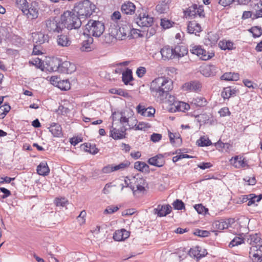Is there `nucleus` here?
<instances>
[{
	"instance_id": "nucleus-1",
	"label": "nucleus",
	"mask_w": 262,
	"mask_h": 262,
	"mask_svg": "<svg viewBox=\"0 0 262 262\" xmlns=\"http://www.w3.org/2000/svg\"><path fill=\"white\" fill-rule=\"evenodd\" d=\"M173 89L172 80L165 77H159L154 79L150 83V90L151 95L157 101L163 102L166 99L169 92Z\"/></svg>"
},
{
	"instance_id": "nucleus-2",
	"label": "nucleus",
	"mask_w": 262,
	"mask_h": 262,
	"mask_svg": "<svg viewBox=\"0 0 262 262\" xmlns=\"http://www.w3.org/2000/svg\"><path fill=\"white\" fill-rule=\"evenodd\" d=\"M61 20L63 27H64L68 30L78 29L83 21L74 11H65L61 16Z\"/></svg>"
},
{
	"instance_id": "nucleus-3",
	"label": "nucleus",
	"mask_w": 262,
	"mask_h": 262,
	"mask_svg": "<svg viewBox=\"0 0 262 262\" xmlns=\"http://www.w3.org/2000/svg\"><path fill=\"white\" fill-rule=\"evenodd\" d=\"M95 9V5L89 0H84L75 6L74 11L82 20L90 17Z\"/></svg>"
},
{
	"instance_id": "nucleus-4",
	"label": "nucleus",
	"mask_w": 262,
	"mask_h": 262,
	"mask_svg": "<svg viewBox=\"0 0 262 262\" xmlns=\"http://www.w3.org/2000/svg\"><path fill=\"white\" fill-rule=\"evenodd\" d=\"M85 30L90 36L98 37L104 31V25L101 21L90 19L85 25Z\"/></svg>"
},
{
	"instance_id": "nucleus-5",
	"label": "nucleus",
	"mask_w": 262,
	"mask_h": 262,
	"mask_svg": "<svg viewBox=\"0 0 262 262\" xmlns=\"http://www.w3.org/2000/svg\"><path fill=\"white\" fill-rule=\"evenodd\" d=\"M132 28L129 25H122L121 26L112 27L109 29V34L113 38L119 40L124 39L130 33Z\"/></svg>"
},
{
	"instance_id": "nucleus-6",
	"label": "nucleus",
	"mask_w": 262,
	"mask_h": 262,
	"mask_svg": "<svg viewBox=\"0 0 262 262\" xmlns=\"http://www.w3.org/2000/svg\"><path fill=\"white\" fill-rule=\"evenodd\" d=\"M248 242L251 245L250 248L249 256H255L262 252V239L258 234H252L248 238Z\"/></svg>"
},
{
	"instance_id": "nucleus-7",
	"label": "nucleus",
	"mask_w": 262,
	"mask_h": 262,
	"mask_svg": "<svg viewBox=\"0 0 262 262\" xmlns=\"http://www.w3.org/2000/svg\"><path fill=\"white\" fill-rule=\"evenodd\" d=\"M47 30L50 32L59 33L63 29L62 21L56 17L50 18L46 21Z\"/></svg>"
},
{
	"instance_id": "nucleus-8",
	"label": "nucleus",
	"mask_w": 262,
	"mask_h": 262,
	"mask_svg": "<svg viewBox=\"0 0 262 262\" xmlns=\"http://www.w3.org/2000/svg\"><path fill=\"white\" fill-rule=\"evenodd\" d=\"M131 189L134 194L137 191L140 192L145 191V186L146 185L145 180L138 176L131 177Z\"/></svg>"
},
{
	"instance_id": "nucleus-9",
	"label": "nucleus",
	"mask_w": 262,
	"mask_h": 262,
	"mask_svg": "<svg viewBox=\"0 0 262 262\" xmlns=\"http://www.w3.org/2000/svg\"><path fill=\"white\" fill-rule=\"evenodd\" d=\"M185 15L188 16L190 18H194L197 16L200 17H204L205 13L202 5L199 6L196 4H193L192 6L184 11Z\"/></svg>"
},
{
	"instance_id": "nucleus-10",
	"label": "nucleus",
	"mask_w": 262,
	"mask_h": 262,
	"mask_svg": "<svg viewBox=\"0 0 262 262\" xmlns=\"http://www.w3.org/2000/svg\"><path fill=\"white\" fill-rule=\"evenodd\" d=\"M130 164L129 161L125 160L118 165L108 164L103 167L102 172L103 173H110L115 171L123 170L128 167Z\"/></svg>"
},
{
	"instance_id": "nucleus-11",
	"label": "nucleus",
	"mask_w": 262,
	"mask_h": 262,
	"mask_svg": "<svg viewBox=\"0 0 262 262\" xmlns=\"http://www.w3.org/2000/svg\"><path fill=\"white\" fill-rule=\"evenodd\" d=\"M190 51L192 54L196 55L203 60H207L214 55V53L207 52L200 46H194Z\"/></svg>"
},
{
	"instance_id": "nucleus-12",
	"label": "nucleus",
	"mask_w": 262,
	"mask_h": 262,
	"mask_svg": "<svg viewBox=\"0 0 262 262\" xmlns=\"http://www.w3.org/2000/svg\"><path fill=\"white\" fill-rule=\"evenodd\" d=\"M136 23L141 27H150L153 24V17L145 13L140 14L135 19Z\"/></svg>"
},
{
	"instance_id": "nucleus-13",
	"label": "nucleus",
	"mask_w": 262,
	"mask_h": 262,
	"mask_svg": "<svg viewBox=\"0 0 262 262\" xmlns=\"http://www.w3.org/2000/svg\"><path fill=\"white\" fill-rule=\"evenodd\" d=\"M182 88L184 91L198 93L201 90L202 84L198 81H191L184 83Z\"/></svg>"
},
{
	"instance_id": "nucleus-14",
	"label": "nucleus",
	"mask_w": 262,
	"mask_h": 262,
	"mask_svg": "<svg viewBox=\"0 0 262 262\" xmlns=\"http://www.w3.org/2000/svg\"><path fill=\"white\" fill-rule=\"evenodd\" d=\"M162 59L164 60H169L176 58L173 49L168 46H164L160 50Z\"/></svg>"
},
{
	"instance_id": "nucleus-15",
	"label": "nucleus",
	"mask_w": 262,
	"mask_h": 262,
	"mask_svg": "<svg viewBox=\"0 0 262 262\" xmlns=\"http://www.w3.org/2000/svg\"><path fill=\"white\" fill-rule=\"evenodd\" d=\"M201 249V247L199 246H196L191 248L189 251V255L192 257L195 258L196 261H199L201 258L204 257L207 254L205 250H203V251H202Z\"/></svg>"
},
{
	"instance_id": "nucleus-16",
	"label": "nucleus",
	"mask_w": 262,
	"mask_h": 262,
	"mask_svg": "<svg viewBox=\"0 0 262 262\" xmlns=\"http://www.w3.org/2000/svg\"><path fill=\"white\" fill-rule=\"evenodd\" d=\"M76 70L74 64L68 61H60L59 72L60 73L71 74Z\"/></svg>"
},
{
	"instance_id": "nucleus-17",
	"label": "nucleus",
	"mask_w": 262,
	"mask_h": 262,
	"mask_svg": "<svg viewBox=\"0 0 262 262\" xmlns=\"http://www.w3.org/2000/svg\"><path fill=\"white\" fill-rule=\"evenodd\" d=\"M125 126H122L119 128H113L111 132V136L115 140L121 139L125 137Z\"/></svg>"
},
{
	"instance_id": "nucleus-18",
	"label": "nucleus",
	"mask_w": 262,
	"mask_h": 262,
	"mask_svg": "<svg viewBox=\"0 0 262 262\" xmlns=\"http://www.w3.org/2000/svg\"><path fill=\"white\" fill-rule=\"evenodd\" d=\"M171 207L169 205H158L156 208H155L154 212L160 217L165 216L170 213Z\"/></svg>"
},
{
	"instance_id": "nucleus-19",
	"label": "nucleus",
	"mask_w": 262,
	"mask_h": 262,
	"mask_svg": "<svg viewBox=\"0 0 262 262\" xmlns=\"http://www.w3.org/2000/svg\"><path fill=\"white\" fill-rule=\"evenodd\" d=\"M135 10V5L134 3L129 1L124 3L121 7V11L124 14L132 15L134 14Z\"/></svg>"
},
{
	"instance_id": "nucleus-20",
	"label": "nucleus",
	"mask_w": 262,
	"mask_h": 262,
	"mask_svg": "<svg viewBox=\"0 0 262 262\" xmlns=\"http://www.w3.org/2000/svg\"><path fill=\"white\" fill-rule=\"evenodd\" d=\"M138 113L144 117H150L154 116L155 113V110L151 107L146 108L144 106L139 104L137 106Z\"/></svg>"
},
{
	"instance_id": "nucleus-21",
	"label": "nucleus",
	"mask_w": 262,
	"mask_h": 262,
	"mask_svg": "<svg viewBox=\"0 0 262 262\" xmlns=\"http://www.w3.org/2000/svg\"><path fill=\"white\" fill-rule=\"evenodd\" d=\"M190 107V105L182 101H175L172 104L171 110L174 112H185Z\"/></svg>"
},
{
	"instance_id": "nucleus-22",
	"label": "nucleus",
	"mask_w": 262,
	"mask_h": 262,
	"mask_svg": "<svg viewBox=\"0 0 262 262\" xmlns=\"http://www.w3.org/2000/svg\"><path fill=\"white\" fill-rule=\"evenodd\" d=\"M148 163L150 165L160 167L164 165L165 160L163 156L161 154H159L155 157L149 158L148 160Z\"/></svg>"
},
{
	"instance_id": "nucleus-23",
	"label": "nucleus",
	"mask_w": 262,
	"mask_h": 262,
	"mask_svg": "<svg viewBox=\"0 0 262 262\" xmlns=\"http://www.w3.org/2000/svg\"><path fill=\"white\" fill-rule=\"evenodd\" d=\"M94 39L92 37L89 35L88 39L82 41L80 50L82 52H90L94 49L93 42Z\"/></svg>"
},
{
	"instance_id": "nucleus-24",
	"label": "nucleus",
	"mask_w": 262,
	"mask_h": 262,
	"mask_svg": "<svg viewBox=\"0 0 262 262\" xmlns=\"http://www.w3.org/2000/svg\"><path fill=\"white\" fill-rule=\"evenodd\" d=\"M129 236V232L124 229H122L115 232L113 235V238L116 241H122L127 238Z\"/></svg>"
},
{
	"instance_id": "nucleus-25",
	"label": "nucleus",
	"mask_w": 262,
	"mask_h": 262,
	"mask_svg": "<svg viewBox=\"0 0 262 262\" xmlns=\"http://www.w3.org/2000/svg\"><path fill=\"white\" fill-rule=\"evenodd\" d=\"M165 255V262H180L181 259L183 258L179 251L174 253L166 252Z\"/></svg>"
},
{
	"instance_id": "nucleus-26",
	"label": "nucleus",
	"mask_w": 262,
	"mask_h": 262,
	"mask_svg": "<svg viewBox=\"0 0 262 262\" xmlns=\"http://www.w3.org/2000/svg\"><path fill=\"white\" fill-rule=\"evenodd\" d=\"M187 31L190 34H195L196 35V33L202 31L201 27L200 25L195 20L190 21L189 22L187 26Z\"/></svg>"
},
{
	"instance_id": "nucleus-27",
	"label": "nucleus",
	"mask_w": 262,
	"mask_h": 262,
	"mask_svg": "<svg viewBox=\"0 0 262 262\" xmlns=\"http://www.w3.org/2000/svg\"><path fill=\"white\" fill-rule=\"evenodd\" d=\"M216 67L214 65H207L202 68L201 73L205 77H210L215 75Z\"/></svg>"
},
{
	"instance_id": "nucleus-28",
	"label": "nucleus",
	"mask_w": 262,
	"mask_h": 262,
	"mask_svg": "<svg viewBox=\"0 0 262 262\" xmlns=\"http://www.w3.org/2000/svg\"><path fill=\"white\" fill-rule=\"evenodd\" d=\"M23 13L27 16L28 18L33 19H36L38 17V11L36 8L31 6L25 9Z\"/></svg>"
},
{
	"instance_id": "nucleus-29",
	"label": "nucleus",
	"mask_w": 262,
	"mask_h": 262,
	"mask_svg": "<svg viewBox=\"0 0 262 262\" xmlns=\"http://www.w3.org/2000/svg\"><path fill=\"white\" fill-rule=\"evenodd\" d=\"M48 128L54 137H59L62 135V128L58 123H52Z\"/></svg>"
},
{
	"instance_id": "nucleus-30",
	"label": "nucleus",
	"mask_w": 262,
	"mask_h": 262,
	"mask_svg": "<svg viewBox=\"0 0 262 262\" xmlns=\"http://www.w3.org/2000/svg\"><path fill=\"white\" fill-rule=\"evenodd\" d=\"M57 42L59 46L68 47L70 45L71 41L67 35L60 34L57 37Z\"/></svg>"
},
{
	"instance_id": "nucleus-31",
	"label": "nucleus",
	"mask_w": 262,
	"mask_h": 262,
	"mask_svg": "<svg viewBox=\"0 0 262 262\" xmlns=\"http://www.w3.org/2000/svg\"><path fill=\"white\" fill-rule=\"evenodd\" d=\"M49 39V36L48 35L45 34L41 32L35 34L33 36V41L39 45L48 42Z\"/></svg>"
},
{
	"instance_id": "nucleus-32",
	"label": "nucleus",
	"mask_w": 262,
	"mask_h": 262,
	"mask_svg": "<svg viewBox=\"0 0 262 262\" xmlns=\"http://www.w3.org/2000/svg\"><path fill=\"white\" fill-rule=\"evenodd\" d=\"M37 172L39 175L47 176L50 172V169L47 162H41L37 167Z\"/></svg>"
},
{
	"instance_id": "nucleus-33",
	"label": "nucleus",
	"mask_w": 262,
	"mask_h": 262,
	"mask_svg": "<svg viewBox=\"0 0 262 262\" xmlns=\"http://www.w3.org/2000/svg\"><path fill=\"white\" fill-rule=\"evenodd\" d=\"M207 104L206 99L202 97H197L193 98L191 101L190 105L192 107H203Z\"/></svg>"
},
{
	"instance_id": "nucleus-34",
	"label": "nucleus",
	"mask_w": 262,
	"mask_h": 262,
	"mask_svg": "<svg viewBox=\"0 0 262 262\" xmlns=\"http://www.w3.org/2000/svg\"><path fill=\"white\" fill-rule=\"evenodd\" d=\"M122 81L125 85L129 83V82L133 81V77L132 71L129 69H127L125 71L122 73Z\"/></svg>"
},
{
	"instance_id": "nucleus-35",
	"label": "nucleus",
	"mask_w": 262,
	"mask_h": 262,
	"mask_svg": "<svg viewBox=\"0 0 262 262\" xmlns=\"http://www.w3.org/2000/svg\"><path fill=\"white\" fill-rule=\"evenodd\" d=\"M214 228L218 230H223L227 229L230 225L229 221H216L214 223Z\"/></svg>"
},
{
	"instance_id": "nucleus-36",
	"label": "nucleus",
	"mask_w": 262,
	"mask_h": 262,
	"mask_svg": "<svg viewBox=\"0 0 262 262\" xmlns=\"http://www.w3.org/2000/svg\"><path fill=\"white\" fill-rule=\"evenodd\" d=\"M61 60L59 58H53L49 61V70L52 71H58L60 68Z\"/></svg>"
},
{
	"instance_id": "nucleus-37",
	"label": "nucleus",
	"mask_w": 262,
	"mask_h": 262,
	"mask_svg": "<svg viewBox=\"0 0 262 262\" xmlns=\"http://www.w3.org/2000/svg\"><path fill=\"white\" fill-rule=\"evenodd\" d=\"M174 53L176 54V57H183L188 53V50L184 46H177L173 49Z\"/></svg>"
},
{
	"instance_id": "nucleus-38",
	"label": "nucleus",
	"mask_w": 262,
	"mask_h": 262,
	"mask_svg": "<svg viewBox=\"0 0 262 262\" xmlns=\"http://www.w3.org/2000/svg\"><path fill=\"white\" fill-rule=\"evenodd\" d=\"M134 168L143 172H148L149 170V166L143 162H136L135 163Z\"/></svg>"
},
{
	"instance_id": "nucleus-39",
	"label": "nucleus",
	"mask_w": 262,
	"mask_h": 262,
	"mask_svg": "<svg viewBox=\"0 0 262 262\" xmlns=\"http://www.w3.org/2000/svg\"><path fill=\"white\" fill-rule=\"evenodd\" d=\"M222 79L227 81H237L239 78V75L238 73H232L231 72L224 74L222 77Z\"/></svg>"
},
{
	"instance_id": "nucleus-40",
	"label": "nucleus",
	"mask_w": 262,
	"mask_h": 262,
	"mask_svg": "<svg viewBox=\"0 0 262 262\" xmlns=\"http://www.w3.org/2000/svg\"><path fill=\"white\" fill-rule=\"evenodd\" d=\"M120 115V118L119 119L120 122L122 124V126H126L128 125L129 126V128H131L132 127L130 126V125L128 124V118H126L125 116H123L122 114H118L116 113H114L113 114V120L115 121L117 119V116Z\"/></svg>"
},
{
	"instance_id": "nucleus-41",
	"label": "nucleus",
	"mask_w": 262,
	"mask_h": 262,
	"mask_svg": "<svg viewBox=\"0 0 262 262\" xmlns=\"http://www.w3.org/2000/svg\"><path fill=\"white\" fill-rule=\"evenodd\" d=\"M168 9V5L165 2H162L161 3L158 4L156 7V10L160 13H164L166 12Z\"/></svg>"
},
{
	"instance_id": "nucleus-42",
	"label": "nucleus",
	"mask_w": 262,
	"mask_h": 262,
	"mask_svg": "<svg viewBox=\"0 0 262 262\" xmlns=\"http://www.w3.org/2000/svg\"><path fill=\"white\" fill-rule=\"evenodd\" d=\"M219 46L222 50H231L232 49L233 43L230 41L222 40L219 42Z\"/></svg>"
},
{
	"instance_id": "nucleus-43",
	"label": "nucleus",
	"mask_w": 262,
	"mask_h": 262,
	"mask_svg": "<svg viewBox=\"0 0 262 262\" xmlns=\"http://www.w3.org/2000/svg\"><path fill=\"white\" fill-rule=\"evenodd\" d=\"M233 164L236 168L243 167L245 166V163L242 157L236 156L233 160Z\"/></svg>"
},
{
	"instance_id": "nucleus-44",
	"label": "nucleus",
	"mask_w": 262,
	"mask_h": 262,
	"mask_svg": "<svg viewBox=\"0 0 262 262\" xmlns=\"http://www.w3.org/2000/svg\"><path fill=\"white\" fill-rule=\"evenodd\" d=\"M15 4L17 7L20 9L23 13L25 9L28 7V3L26 0H15Z\"/></svg>"
},
{
	"instance_id": "nucleus-45",
	"label": "nucleus",
	"mask_w": 262,
	"mask_h": 262,
	"mask_svg": "<svg viewBox=\"0 0 262 262\" xmlns=\"http://www.w3.org/2000/svg\"><path fill=\"white\" fill-rule=\"evenodd\" d=\"M57 88L61 89V90H68L70 88V84L68 80H60Z\"/></svg>"
},
{
	"instance_id": "nucleus-46",
	"label": "nucleus",
	"mask_w": 262,
	"mask_h": 262,
	"mask_svg": "<svg viewBox=\"0 0 262 262\" xmlns=\"http://www.w3.org/2000/svg\"><path fill=\"white\" fill-rule=\"evenodd\" d=\"M250 31L252 33L254 38L258 37L262 35V29L258 26L252 27Z\"/></svg>"
},
{
	"instance_id": "nucleus-47",
	"label": "nucleus",
	"mask_w": 262,
	"mask_h": 262,
	"mask_svg": "<svg viewBox=\"0 0 262 262\" xmlns=\"http://www.w3.org/2000/svg\"><path fill=\"white\" fill-rule=\"evenodd\" d=\"M151 127V125L148 123H145L144 122H140L138 124H136L134 126L135 129L137 130H145L146 129Z\"/></svg>"
},
{
	"instance_id": "nucleus-48",
	"label": "nucleus",
	"mask_w": 262,
	"mask_h": 262,
	"mask_svg": "<svg viewBox=\"0 0 262 262\" xmlns=\"http://www.w3.org/2000/svg\"><path fill=\"white\" fill-rule=\"evenodd\" d=\"M222 97L225 99H229L230 97L232 96L231 88L227 87L224 89L221 94Z\"/></svg>"
},
{
	"instance_id": "nucleus-49",
	"label": "nucleus",
	"mask_w": 262,
	"mask_h": 262,
	"mask_svg": "<svg viewBox=\"0 0 262 262\" xmlns=\"http://www.w3.org/2000/svg\"><path fill=\"white\" fill-rule=\"evenodd\" d=\"M173 208L176 210H182L185 209V204L182 200L177 199L172 203Z\"/></svg>"
},
{
	"instance_id": "nucleus-50",
	"label": "nucleus",
	"mask_w": 262,
	"mask_h": 262,
	"mask_svg": "<svg viewBox=\"0 0 262 262\" xmlns=\"http://www.w3.org/2000/svg\"><path fill=\"white\" fill-rule=\"evenodd\" d=\"M244 243V238L241 237H235L230 243L229 246L231 247L241 245Z\"/></svg>"
},
{
	"instance_id": "nucleus-51",
	"label": "nucleus",
	"mask_w": 262,
	"mask_h": 262,
	"mask_svg": "<svg viewBox=\"0 0 262 262\" xmlns=\"http://www.w3.org/2000/svg\"><path fill=\"white\" fill-rule=\"evenodd\" d=\"M110 92L112 94H117L123 97H127L128 96L127 92L121 89H112L110 90Z\"/></svg>"
},
{
	"instance_id": "nucleus-52",
	"label": "nucleus",
	"mask_w": 262,
	"mask_h": 262,
	"mask_svg": "<svg viewBox=\"0 0 262 262\" xmlns=\"http://www.w3.org/2000/svg\"><path fill=\"white\" fill-rule=\"evenodd\" d=\"M219 38V35L216 33L210 32L208 34V39L212 45L215 44Z\"/></svg>"
},
{
	"instance_id": "nucleus-53",
	"label": "nucleus",
	"mask_w": 262,
	"mask_h": 262,
	"mask_svg": "<svg viewBox=\"0 0 262 262\" xmlns=\"http://www.w3.org/2000/svg\"><path fill=\"white\" fill-rule=\"evenodd\" d=\"M195 210L199 214H204L208 210L202 204H197L194 206Z\"/></svg>"
},
{
	"instance_id": "nucleus-54",
	"label": "nucleus",
	"mask_w": 262,
	"mask_h": 262,
	"mask_svg": "<svg viewBox=\"0 0 262 262\" xmlns=\"http://www.w3.org/2000/svg\"><path fill=\"white\" fill-rule=\"evenodd\" d=\"M161 26L164 29H168L172 26V22L165 19H161Z\"/></svg>"
},
{
	"instance_id": "nucleus-55",
	"label": "nucleus",
	"mask_w": 262,
	"mask_h": 262,
	"mask_svg": "<svg viewBox=\"0 0 262 262\" xmlns=\"http://www.w3.org/2000/svg\"><path fill=\"white\" fill-rule=\"evenodd\" d=\"M200 143H199V145L200 146H207L211 144V142L208 139H205L204 137H201L200 139Z\"/></svg>"
},
{
	"instance_id": "nucleus-56",
	"label": "nucleus",
	"mask_w": 262,
	"mask_h": 262,
	"mask_svg": "<svg viewBox=\"0 0 262 262\" xmlns=\"http://www.w3.org/2000/svg\"><path fill=\"white\" fill-rule=\"evenodd\" d=\"M219 113L221 117H225L230 115V112L227 107L222 108L219 111Z\"/></svg>"
},
{
	"instance_id": "nucleus-57",
	"label": "nucleus",
	"mask_w": 262,
	"mask_h": 262,
	"mask_svg": "<svg viewBox=\"0 0 262 262\" xmlns=\"http://www.w3.org/2000/svg\"><path fill=\"white\" fill-rule=\"evenodd\" d=\"M119 209V208L116 206H108L104 210L105 213L112 214L117 211Z\"/></svg>"
},
{
	"instance_id": "nucleus-58",
	"label": "nucleus",
	"mask_w": 262,
	"mask_h": 262,
	"mask_svg": "<svg viewBox=\"0 0 262 262\" xmlns=\"http://www.w3.org/2000/svg\"><path fill=\"white\" fill-rule=\"evenodd\" d=\"M60 80H61L60 78L57 76H52L50 77V79L51 83L57 87L58 83H59V81H60Z\"/></svg>"
},
{
	"instance_id": "nucleus-59",
	"label": "nucleus",
	"mask_w": 262,
	"mask_h": 262,
	"mask_svg": "<svg viewBox=\"0 0 262 262\" xmlns=\"http://www.w3.org/2000/svg\"><path fill=\"white\" fill-rule=\"evenodd\" d=\"M89 145H90V149L84 148V150L86 151L89 152L90 153L93 155H95L98 152V149L96 147V146L95 145L89 144Z\"/></svg>"
},
{
	"instance_id": "nucleus-60",
	"label": "nucleus",
	"mask_w": 262,
	"mask_h": 262,
	"mask_svg": "<svg viewBox=\"0 0 262 262\" xmlns=\"http://www.w3.org/2000/svg\"><path fill=\"white\" fill-rule=\"evenodd\" d=\"M68 201L64 198H56L55 199V203L57 206H64Z\"/></svg>"
},
{
	"instance_id": "nucleus-61",
	"label": "nucleus",
	"mask_w": 262,
	"mask_h": 262,
	"mask_svg": "<svg viewBox=\"0 0 262 262\" xmlns=\"http://www.w3.org/2000/svg\"><path fill=\"white\" fill-rule=\"evenodd\" d=\"M209 233L206 230H201L197 229L194 232V234L201 237H206L208 236Z\"/></svg>"
},
{
	"instance_id": "nucleus-62",
	"label": "nucleus",
	"mask_w": 262,
	"mask_h": 262,
	"mask_svg": "<svg viewBox=\"0 0 262 262\" xmlns=\"http://www.w3.org/2000/svg\"><path fill=\"white\" fill-rule=\"evenodd\" d=\"M255 197H256V195L254 194H250L248 195V198H247L248 206H251L256 202V199H255Z\"/></svg>"
},
{
	"instance_id": "nucleus-63",
	"label": "nucleus",
	"mask_w": 262,
	"mask_h": 262,
	"mask_svg": "<svg viewBox=\"0 0 262 262\" xmlns=\"http://www.w3.org/2000/svg\"><path fill=\"white\" fill-rule=\"evenodd\" d=\"M162 138V135L160 134L154 133L150 136V140L154 142L159 141Z\"/></svg>"
},
{
	"instance_id": "nucleus-64",
	"label": "nucleus",
	"mask_w": 262,
	"mask_h": 262,
	"mask_svg": "<svg viewBox=\"0 0 262 262\" xmlns=\"http://www.w3.org/2000/svg\"><path fill=\"white\" fill-rule=\"evenodd\" d=\"M257 255L255 256H249L253 262H262V252L261 254L257 253Z\"/></svg>"
}]
</instances>
